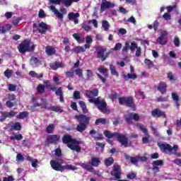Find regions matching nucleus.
<instances>
[{"mask_svg":"<svg viewBox=\"0 0 181 181\" xmlns=\"http://www.w3.org/2000/svg\"><path fill=\"white\" fill-rule=\"evenodd\" d=\"M64 160L60 158H57L55 160H50V165L53 170L57 172H64V170H77V167L73 165H63Z\"/></svg>","mask_w":181,"mask_h":181,"instance_id":"f257e3e1","label":"nucleus"},{"mask_svg":"<svg viewBox=\"0 0 181 181\" xmlns=\"http://www.w3.org/2000/svg\"><path fill=\"white\" fill-rule=\"evenodd\" d=\"M103 134L105 135V138H108V139L117 138L118 142H119L122 146H124V148H129V146H131V144L129 143L126 135L121 134L118 132L112 133L108 130H105L103 132Z\"/></svg>","mask_w":181,"mask_h":181,"instance_id":"f03ea898","label":"nucleus"},{"mask_svg":"<svg viewBox=\"0 0 181 181\" xmlns=\"http://www.w3.org/2000/svg\"><path fill=\"white\" fill-rule=\"evenodd\" d=\"M62 142L66 145L67 148L71 151H75L76 152H81V147L78 145L81 144V141L71 138L70 134H65L62 137Z\"/></svg>","mask_w":181,"mask_h":181,"instance_id":"7ed1b4c3","label":"nucleus"},{"mask_svg":"<svg viewBox=\"0 0 181 181\" xmlns=\"http://www.w3.org/2000/svg\"><path fill=\"white\" fill-rule=\"evenodd\" d=\"M74 119H77V122H78L76 127L78 132H84L87 129V127L90 125V121H91L90 117L83 114L75 115Z\"/></svg>","mask_w":181,"mask_h":181,"instance_id":"20e7f679","label":"nucleus"},{"mask_svg":"<svg viewBox=\"0 0 181 181\" xmlns=\"http://www.w3.org/2000/svg\"><path fill=\"white\" fill-rule=\"evenodd\" d=\"M118 101L119 105H125L127 108H131L133 111L136 110L135 99L132 96L119 97L118 98Z\"/></svg>","mask_w":181,"mask_h":181,"instance_id":"39448f33","label":"nucleus"},{"mask_svg":"<svg viewBox=\"0 0 181 181\" xmlns=\"http://www.w3.org/2000/svg\"><path fill=\"white\" fill-rule=\"evenodd\" d=\"M89 103L91 104H94L100 112L105 114V112H108L110 111L108 107H107V102L105 99L100 100V97L96 99H89Z\"/></svg>","mask_w":181,"mask_h":181,"instance_id":"423d86ee","label":"nucleus"},{"mask_svg":"<svg viewBox=\"0 0 181 181\" xmlns=\"http://www.w3.org/2000/svg\"><path fill=\"white\" fill-rule=\"evenodd\" d=\"M96 50V59H100L101 62H105L107 59H108V56H110V52H106L107 49L104 48L103 47L101 46H98L95 47Z\"/></svg>","mask_w":181,"mask_h":181,"instance_id":"0eeeda50","label":"nucleus"},{"mask_svg":"<svg viewBox=\"0 0 181 181\" xmlns=\"http://www.w3.org/2000/svg\"><path fill=\"white\" fill-rule=\"evenodd\" d=\"M42 101V103H41L42 108H45V110H49V111H54V112H63V110H62L59 107L50 105L49 107V103H47V100L45 98L41 99Z\"/></svg>","mask_w":181,"mask_h":181,"instance_id":"6e6552de","label":"nucleus"},{"mask_svg":"<svg viewBox=\"0 0 181 181\" xmlns=\"http://www.w3.org/2000/svg\"><path fill=\"white\" fill-rule=\"evenodd\" d=\"M137 128H139L141 131L146 135V137L142 138V143L144 144H149V133L148 132V129L144 126V124L141 123L136 124Z\"/></svg>","mask_w":181,"mask_h":181,"instance_id":"1a4fd4ad","label":"nucleus"},{"mask_svg":"<svg viewBox=\"0 0 181 181\" xmlns=\"http://www.w3.org/2000/svg\"><path fill=\"white\" fill-rule=\"evenodd\" d=\"M29 42L30 40H24L18 47V52L22 54H25L26 52H29Z\"/></svg>","mask_w":181,"mask_h":181,"instance_id":"9d476101","label":"nucleus"},{"mask_svg":"<svg viewBox=\"0 0 181 181\" xmlns=\"http://www.w3.org/2000/svg\"><path fill=\"white\" fill-rule=\"evenodd\" d=\"M124 119L127 124H132V119L138 122L141 119L138 113H129L127 116H125Z\"/></svg>","mask_w":181,"mask_h":181,"instance_id":"9b49d317","label":"nucleus"},{"mask_svg":"<svg viewBox=\"0 0 181 181\" xmlns=\"http://www.w3.org/2000/svg\"><path fill=\"white\" fill-rule=\"evenodd\" d=\"M60 141V136L57 134H51L47 136V142L50 145H57Z\"/></svg>","mask_w":181,"mask_h":181,"instance_id":"f8f14e48","label":"nucleus"},{"mask_svg":"<svg viewBox=\"0 0 181 181\" xmlns=\"http://www.w3.org/2000/svg\"><path fill=\"white\" fill-rule=\"evenodd\" d=\"M121 167L119 165H114L112 171H111V176H114L115 180H119L121 179Z\"/></svg>","mask_w":181,"mask_h":181,"instance_id":"ddd939ff","label":"nucleus"},{"mask_svg":"<svg viewBox=\"0 0 181 181\" xmlns=\"http://www.w3.org/2000/svg\"><path fill=\"white\" fill-rule=\"evenodd\" d=\"M151 115L153 118H167L166 113L159 108H156L151 111Z\"/></svg>","mask_w":181,"mask_h":181,"instance_id":"4468645a","label":"nucleus"},{"mask_svg":"<svg viewBox=\"0 0 181 181\" xmlns=\"http://www.w3.org/2000/svg\"><path fill=\"white\" fill-rule=\"evenodd\" d=\"M136 47V43L132 42L131 45H129V42H126L124 44V46L123 47L122 52L123 53H128V50H131V52H135V48Z\"/></svg>","mask_w":181,"mask_h":181,"instance_id":"2eb2a0df","label":"nucleus"},{"mask_svg":"<svg viewBox=\"0 0 181 181\" xmlns=\"http://www.w3.org/2000/svg\"><path fill=\"white\" fill-rule=\"evenodd\" d=\"M166 36H168V33L166 31L161 32L160 36L157 38V42L158 45L163 46L168 43V41L166 40Z\"/></svg>","mask_w":181,"mask_h":181,"instance_id":"dca6fc26","label":"nucleus"},{"mask_svg":"<svg viewBox=\"0 0 181 181\" xmlns=\"http://www.w3.org/2000/svg\"><path fill=\"white\" fill-rule=\"evenodd\" d=\"M115 6V4H112L110 1L107 2H102L100 4V12H105L107 9H110V8H114Z\"/></svg>","mask_w":181,"mask_h":181,"instance_id":"f3484780","label":"nucleus"},{"mask_svg":"<svg viewBox=\"0 0 181 181\" xmlns=\"http://www.w3.org/2000/svg\"><path fill=\"white\" fill-rule=\"evenodd\" d=\"M157 90L162 95L166 94V91H168V84H166V82L160 81L157 86Z\"/></svg>","mask_w":181,"mask_h":181,"instance_id":"a211bd4d","label":"nucleus"},{"mask_svg":"<svg viewBox=\"0 0 181 181\" xmlns=\"http://www.w3.org/2000/svg\"><path fill=\"white\" fill-rule=\"evenodd\" d=\"M37 30L39 33H41V35H45V33L49 30V27L45 22H41L39 23Z\"/></svg>","mask_w":181,"mask_h":181,"instance_id":"6ab92c4d","label":"nucleus"},{"mask_svg":"<svg viewBox=\"0 0 181 181\" xmlns=\"http://www.w3.org/2000/svg\"><path fill=\"white\" fill-rule=\"evenodd\" d=\"M98 89L95 88L92 90H86V95L88 98H90V100H93L94 97H98Z\"/></svg>","mask_w":181,"mask_h":181,"instance_id":"aec40b11","label":"nucleus"},{"mask_svg":"<svg viewBox=\"0 0 181 181\" xmlns=\"http://www.w3.org/2000/svg\"><path fill=\"white\" fill-rule=\"evenodd\" d=\"M158 147L160 148V151H162V152H166V151L168 152H172L173 151L172 146L168 144H158Z\"/></svg>","mask_w":181,"mask_h":181,"instance_id":"412c9836","label":"nucleus"},{"mask_svg":"<svg viewBox=\"0 0 181 181\" xmlns=\"http://www.w3.org/2000/svg\"><path fill=\"white\" fill-rule=\"evenodd\" d=\"M49 67L52 69V70H57V69H63L64 67V65H63V63L59 62H55L54 63L49 64Z\"/></svg>","mask_w":181,"mask_h":181,"instance_id":"4be33fe9","label":"nucleus"},{"mask_svg":"<svg viewBox=\"0 0 181 181\" xmlns=\"http://www.w3.org/2000/svg\"><path fill=\"white\" fill-rule=\"evenodd\" d=\"M17 115L18 112H15L13 110H11L10 112H2V116L4 118V119H6V118H12Z\"/></svg>","mask_w":181,"mask_h":181,"instance_id":"5701e85b","label":"nucleus"},{"mask_svg":"<svg viewBox=\"0 0 181 181\" xmlns=\"http://www.w3.org/2000/svg\"><path fill=\"white\" fill-rule=\"evenodd\" d=\"M171 97H172L173 101H175V103L176 108H177V110H179V108L180 107V100L179 99V95H177V93H172Z\"/></svg>","mask_w":181,"mask_h":181,"instance_id":"b1692460","label":"nucleus"},{"mask_svg":"<svg viewBox=\"0 0 181 181\" xmlns=\"http://www.w3.org/2000/svg\"><path fill=\"white\" fill-rule=\"evenodd\" d=\"M50 9L51 11H52V12L54 13V15H56V16L58 18V19H63L64 16L63 14H62V13H60L59 11V10H57V8H56V7L54 6H50Z\"/></svg>","mask_w":181,"mask_h":181,"instance_id":"393cba45","label":"nucleus"},{"mask_svg":"<svg viewBox=\"0 0 181 181\" xmlns=\"http://www.w3.org/2000/svg\"><path fill=\"white\" fill-rule=\"evenodd\" d=\"M92 166H94L95 168H98V166L101 163V161L100 160V158L93 157L91 158V160L89 162Z\"/></svg>","mask_w":181,"mask_h":181,"instance_id":"a878e982","label":"nucleus"},{"mask_svg":"<svg viewBox=\"0 0 181 181\" xmlns=\"http://www.w3.org/2000/svg\"><path fill=\"white\" fill-rule=\"evenodd\" d=\"M89 134H90V135H92L94 137V139H95L96 141H101V139H103L102 134H98V136H94V135H95V134H97V131H95L94 129H91L89 132Z\"/></svg>","mask_w":181,"mask_h":181,"instance_id":"bb28decb","label":"nucleus"},{"mask_svg":"<svg viewBox=\"0 0 181 181\" xmlns=\"http://www.w3.org/2000/svg\"><path fill=\"white\" fill-rule=\"evenodd\" d=\"M78 104L82 110V112L83 114H87V112H88V110L87 109V105H86V102L83 100H80Z\"/></svg>","mask_w":181,"mask_h":181,"instance_id":"cd10ccee","label":"nucleus"},{"mask_svg":"<svg viewBox=\"0 0 181 181\" xmlns=\"http://www.w3.org/2000/svg\"><path fill=\"white\" fill-rule=\"evenodd\" d=\"M78 165L79 166H81L83 169H86V170H88V172H93V170H94V168H93V166L90 165H87L84 163H79Z\"/></svg>","mask_w":181,"mask_h":181,"instance_id":"c85d7f7f","label":"nucleus"},{"mask_svg":"<svg viewBox=\"0 0 181 181\" xmlns=\"http://www.w3.org/2000/svg\"><path fill=\"white\" fill-rule=\"evenodd\" d=\"M123 78L126 81H128V80L132 79V80H136V78H138V76L135 74H127V75H124Z\"/></svg>","mask_w":181,"mask_h":181,"instance_id":"c756f323","label":"nucleus"},{"mask_svg":"<svg viewBox=\"0 0 181 181\" xmlns=\"http://www.w3.org/2000/svg\"><path fill=\"white\" fill-rule=\"evenodd\" d=\"M45 53L47 54V56H52L56 53V49L53 47H47L45 48Z\"/></svg>","mask_w":181,"mask_h":181,"instance_id":"7c9ffc66","label":"nucleus"},{"mask_svg":"<svg viewBox=\"0 0 181 181\" xmlns=\"http://www.w3.org/2000/svg\"><path fill=\"white\" fill-rule=\"evenodd\" d=\"M76 18H80V13H74V12L69 13L68 19L69 21H74Z\"/></svg>","mask_w":181,"mask_h":181,"instance_id":"2f4dec72","label":"nucleus"},{"mask_svg":"<svg viewBox=\"0 0 181 181\" xmlns=\"http://www.w3.org/2000/svg\"><path fill=\"white\" fill-rule=\"evenodd\" d=\"M22 129V125L20 122H16L11 127V131H21Z\"/></svg>","mask_w":181,"mask_h":181,"instance_id":"473e14b6","label":"nucleus"},{"mask_svg":"<svg viewBox=\"0 0 181 181\" xmlns=\"http://www.w3.org/2000/svg\"><path fill=\"white\" fill-rule=\"evenodd\" d=\"M72 50L77 54H78V53H84L86 52V49L81 46H76Z\"/></svg>","mask_w":181,"mask_h":181,"instance_id":"72a5a7b5","label":"nucleus"},{"mask_svg":"<svg viewBox=\"0 0 181 181\" xmlns=\"http://www.w3.org/2000/svg\"><path fill=\"white\" fill-rule=\"evenodd\" d=\"M37 90V93L40 95L44 94L45 91V85L43 84H39L37 86L36 88Z\"/></svg>","mask_w":181,"mask_h":181,"instance_id":"f704fd0d","label":"nucleus"},{"mask_svg":"<svg viewBox=\"0 0 181 181\" xmlns=\"http://www.w3.org/2000/svg\"><path fill=\"white\" fill-rule=\"evenodd\" d=\"M72 36L78 43H83V42H84V39L81 40V35L80 33H74Z\"/></svg>","mask_w":181,"mask_h":181,"instance_id":"c9c22d12","label":"nucleus"},{"mask_svg":"<svg viewBox=\"0 0 181 181\" xmlns=\"http://www.w3.org/2000/svg\"><path fill=\"white\" fill-rule=\"evenodd\" d=\"M29 76L33 77L34 78H43V74H37L35 71H31L29 72Z\"/></svg>","mask_w":181,"mask_h":181,"instance_id":"e433bc0d","label":"nucleus"},{"mask_svg":"<svg viewBox=\"0 0 181 181\" xmlns=\"http://www.w3.org/2000/svg\"><path fill=\"white\" fill-rule=\"evenodd\" d=\"M110 70L112 76H116V77L119 76V74H118V72H117L116 68L114 66V65L112 64L110 65Z\"/></svg>","mask_w":181,"mask_h":181,"instance_id":"4c0bfd02","label":"nucleus"},{"mask_svg":"<svg viewBox=\"0 0 181 181\" xmlns=\"http://www.w3.org/2000/svg\"><path fill=\"white\" fill-rule=\"evenodd\" d=\"M98 71L101 73V74H103V76H105V77H107V73H108V69H107V68L100 66H99V68L98 69Z\"/></svg>","mask_w":181,"mask_h":181,"instance_id":"58836bf2","label":"nucleus"},{"mask_svg":"<svg viewBox=\"0 0 181 181\" xmlns=\"http://www.w3.org/2000/svg\"><path fill=\"white\" fill-rule=\"evenodd\" d=\"M28 115L29 113H28V112H21L16 116V117L18 119H24V118H26Z\"/></svg>","mask_w":181,"mask_h":181,"instance_id":"ea45409f","label":"nucleus"},{"mask_svg":"<svg viewBox=\"0 0 181 181\" xmlns=\"http://www.w3.org/2000/svg\"><path fill=\"white\" fill-rule=\"evenodd\" d=\"M12 29V25L11 24H7L1 27V33H6L8 30Z\"/></svg>","mask_w":181,"mask_h":181,"instance_id":"a19ab883","label":"nucleus"},{"mask_svg":"<svg viewBox=\"0 0 181 181\" xmlns=\"http://www.w3.org/2000/svg\"><path fill=\"white\" fill-rule=\"evenodd\" d=\"M54 131V124H49L46 128L47 134H53Z\"/></svg>","mask_w":181,"mask_h":181,"instance_id":"79ce46f5","label":"nucleus"},{"mask_svg":"<svg viewBox=\"0 0 181 181\" xmlns=\"http://www.w3.org/2000/svg\"><path fill=\"white\" fill-rule=\"evenodd\" d=\"M100 124H102L103 125H105V124H107V119L105 118L97 119L95 122V124L98 125Z\"/></svg>","mask_w":181,"mask_h":181,"instance_id":"37998d69","label":"nucleus"},{"mask_svg":"<svg viewBox=\"0 0 181 181\" xmlns=\"http://www.w3.org/2000/svg\"><path fill=\"white\" fill-rule=\"evenodd\" d=\"M102 27L103 28L104 30L107 32L110 29V23L106 20L102 21Z\"/></svg>","mask_w":181,"mask_h":181,"instance_id":"c03bdc74","label":"nucleus"},{"mask_svg":"<svg viewBox=\"0 0 181 181\" xmlns=\"http://www.w3.org/2000/svg\"><path fill=\"white\" fill-rule=\"evenodd\" d=\"M112 163H114V158H112V157H109V158H106L105 160V165L106 166H111V165H112Z\"/></svg>","mask_w":181,"mask_h":181,"instance_id":"a18cd8bd","label":"nucleus"},{"mask_svg":"<svg viewBox=\"0 0 181 181\" xmlns=\"http://www.w3.org/2000/svg\"><path fill=\"white\" fill-rule=\"evenodd\" d=\"M96 149H98L100 148V152L103 153L104 152V149L105 148V144L100 143V142H96Z\"/></svg>","mask_w":181,"mask_h":181,"instance_id":"49530a36","label":"nucleus"},{"mask_svg":"<svg viewBox=\"0 0 181 181\" xmlns=\"http://www.w3.org/2000/svg\"><path fill=\"white\" fill-rule=\"evenodd\" d=\"M144 64L147 66L148 69H152L153 67V62L151 59H145Z\"/></svg>","mask_w":181,"mask_h":181,"instance_id":"de8ad7c7","label":"nucleus"},{"mask_svg":"<svg viewBox=\"0 0 181 181\" xmlns=\"http://www.w3.org/2000/svg\"><path fill=\"white\" fill-rule=\"evenodd\" d=\"M80 0H62L65 6H71L73 2H78Z\"/></svg>","mask_w":181,"mask_h":181,"instance_id":"09e8293b","label":"nucleus"},{"mask_svg":"<svg viewBox=\"0 0 181 181\" xmlns=\"http://www.w3.org/2000/svg\"><path fill=\"white\" fill-rule=\"evenodd\" d=\"M127 177L129 179V180H134V179H136V173L130 172L127 175Z\"/></svg>","mask_w":181,"mask_h":181,"instance_id":"8fccbe9b","label":"nucleus"},{"mask_svg":"<svg viewBox=\"0 0 181 181\" xmlns=\"http://www.w3.org/2000/svg\"><path fill=\"white\" fill-rule=\"evenodd\" d=\"M151 165L153 166H163V160H156L152 162Z\"/></svg>","mask_w":181,"mask_h":181,"instance_id":"3c124183","label":"nucleus"},{"mask_svg":"<svg viewBox=\"0 0 181 181\" xmlns=\"http://www.w3.org/2000/svg\"><path fill=\"white\" fill-rule=\"evenodd\" d=\"M163 18L164 21H172V14L170 13H165L163 15Z\"/></svg>","mask_w":181,"mask_h":181,"instance_id":"603ef678","label":"nucleus"},{"mask_svg":"<svg viewBox=\"0 0 181 181\" xmlns=\"http://www.w3.org/2000/svg\"><path fill=\"white\" fill-rule=\"evenodd\" d=\"M136 50V54L135 56L136 57H141V53L142 52V48L141 47H138V44H136V47L135 48Z\"/></svg>","mask_w":181,"mask_h":181,"instance_id":"864d4df0","label":"nucleus"},{"mask_svg":"<svg viewBox=\"0 0 181 181\" xmlns=\"http://www.w3.org/2000/svg\"><path fill=\"white\" fill-rule=\"evenodd\" d=\"M173 42L175 47H179L180 46V40L179 39V37L175 36Z\"/></svg>","mask_w":181,"mask_h":181,"instance_id":"5fc2aeb1","label":"nucleus"},{"mask_svg":"<svg viewBox=\"0 0 181 181\" xmlns=\"http://www.w3.org/2000/svg\"><path fill=\"white\" fill-rule=\"evenodd\" d=\"M81 28L85 32H90V30H91V27L86 23H82Z\"/></svg>","mask_w":181,"mask_h":181,"instance_id":"6e6d98bb","label":"nucleus"},{"mask_svg":"<svg viewBox=\"0 0 181 181\" xmlns=\"http://www.w3.org/2000/svg\"><path fill=\"white\" fill-rule=\"evenodd\" d=\"M157 103H166L168 101V97L160 96L156 98Z\"/></svg>","mask_w":181,"mask_h":181,"instance_id":"4d7b16f0","label":"nucleus"},{"mask_svg":"<svg viewBox=\"0 0 181 181\" xmlns=\"http://www.w3.org/2000/svg\"><path fill=\"white\" fill-rule=\"evenodd\" d=\"M30 62L33 64H37V63H40V60L36 57H31Z\"/></svg>","mask_w":181,"mask_h":181,"instance_id":"13d9d810","label":"nucleus"},{"mask_svg":"<svg viewBox=\"0 0 181 181\" xmlns=\"http://www.w3.org/2000/svg\"><path fill=\"white\" fill-rule=\"evenodd\" d=\"M4 76L5 77H7V78H11V77L12 76V70L6 69L4 71Z\"/></svg>","mask_w":181,"mask_h":181,"instance_id":"bf43d9fd","label":"nucleus"},{"mask_svg":"<svg viewBox=\"0 0 181 181\" xmlns=\"http://www.w3.org/2000/svg\"><path fill=\"white\" fill-rule=\"evenodd\" d=\"M93 76H94V74H93V71H91V70H90V69H87L86 70L87 79L91 80V78L93 77Z\"/></svg>","mask_w":181,"mask_h":181,"instance_id":"052dcab7","label":"nucleus"},{"mask_svg":"<svg viewBox=\"0 0 181 181\" xmlns=\"http://www.w3.org/2000/svg\"><path fill=\"white\" fill-rule=\"evenodd\" d=\"M126 22L133 23V25H136V20L135 19V17H134L133 16H132L130 18L126 20Z\"/></svg>","mask_w":181,"mask_h":181,"instance_id":"680f3d73","label":"nucleus"},{"mask_svg":"<svg viewBox=\"0 0 181 181\" xmlns=\"http://www.w3.org/2000/svg\"><path fill=\"white\" fill-rule=\"evenodd\" d=\"M16 160L18 162H23V160H25V157H23V155H22V153H18L16 156Z\"/></svg>","mask_w":181,"mask_h":181,"instance_id":"e2e57ef3","label":"nucleus"},{"mask_svg":"<svg viewBox=\"0 0 181 181\" xmlns=\"http://www.w3.org/2000/svg\"><path fill=\"white\" fill-rule=\"evenodd\" d=\"M8 91H16V85L9 83L8 85Z\"/></svg>","mask_w":181,"mask_h":181,"instance_id":"0e129e2a","label":"nucleus"},{"mask_svg":"<svg viewBox=\"0 0 181 181\" xmlns=\"http://www.w3.org/2000/svg\"><path fill=\"white\" fill-rule=\"evenodd\" d=\"M117 98H118V93L116 92L112 93L110 95V100H112V101H115Z\"/></svg>","mask_w":181,"mask_h":181,"instance_id":"69168bd1","label":"nucleus"},{"mask_svg":"<svg viewBox=\"0 0 181 181\" xmlns=\"http://www.w3.org/2000/svg\"><path fill=\"white\" fill-rule=\"evenodd\" d=\"M75 73L76 76H78V77H83V69H76Z\"/></svg>","mask_w":181,"mask_h":181,"instance_id":"338daca9","label":"nucleus"},{"mask_svg":"<svg viewBox=\"0 0 181 181\" xmlns=\"http://www.w3.org/2000/svg\"><path fill=\"white\" fill-rule=\"evenodd\" d=\"M3 181H15V178L12 175H9L7 177H4Z\"/></svg>","mask_w":181,"mask_h":181,"instance_id":"774afa93","label":"nucleus"}]
</instances>
